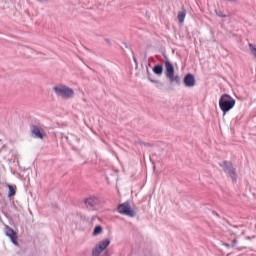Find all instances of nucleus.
<instances>
[{
	"label": "nucleus",
	"instance_id": "nucleus-1",
	"mask_svg": "<svg viewBox=\"0 0 256 256\" xmlns=\"http://www.w3.org/2000/svg\"><path fill=\"white\" fill-rule=\"evenodd\" d=\"M235 99L228 94H223L219 99V107L223 114L229 113L233 107H235Z\"/></svg>",
	"mask_w": 256,
	"mask_h": 256
},
{
	"label": "nucleus",
	"instance_id": "nucleus-2",
	"mask_svg": "<svg viewBox=\"0 0 256 256\" xmlns=\"http://www.w3.org/2000/svg\"><path fill=\"white\" fill-rule=\"evenodd\" d=\"M53 91L58 97H63L64 99H71L75 95V91L72 88L64 85L53 87Z\"/></svg>",
	"mask_w": 256,
	"mask_h": 256
},
{
	"label": "nucleus",
	"instance_id": "nucleus-3",
	"mask_svg": "<svg viewBox=\"0 0 256 256\" xmlns=\"http://www.w3.org/2000/svg\"><path fill=\"white\" fill-rule=\"evenodd\" d=\"M165 75L167 77V79H169V81L171 83H181V78H179V76H175V68L173 67V64L169 61L166 60L165 61Z\"/></svg>",
	"mask_w": 256,
	"mask_h": 256
},
{
	"label": "nucleus",
	"instance_id": "nucleus-4",
	"mask_svg": "<svg viewBox=\"0 0 256 256\" xmlns=\"http://www.w3.org/2000/svg\"><path fill=\"white\" fill-rule=\"evenodd\" d=\"M111 245V240L109 238L103 239L96 244V246L92 250V256H99L107 247Z\"/></svg>",
	"mask_w": 256,
	"mask_h": 256
},
{
	"label": "nucleus",
	"instance_id": "nucleus-5",
	"mask_svg": "<svg viewBox=\"0 0 256 256\" xmlns=\"http://www.w3.org/2000/svg\"><path fill=\"white\" fill-rule=\"evenodd\" d=\"M117 211L120 213V215H126V217H135V210L131 208V204H129V202L120 204Z\"/></svg>",
	"mask_w": 256,
	"mask_h": 256
},
{
	"label": "nucleus",
	"instance_id": "nucleus-6",
	"mask_svg": "<svg viewBox=\"0 0 256 256\" xmlns=\"http://www.w3.org/2000/svg\"><path fill=\"white\" fill-rule=\"evenodd\" d=\"M220 167H223L225 173L229 174L233 181L237 180V172H235V168H233V164H231V162L224 161L220 164Z\"/></svg>",
	"mask_w": 256,
	"mask_h": 256
},
{
	"label": "nucleus",
	"instance_id": "nucleus-7",
	"mask_svg": "<svg viewBox=\"0 0 256 256\" xmlns=\"http://www.w3.org/2000/svg\"><path fill=\"white\" fill-rule=\"evenodd\" d=\"M31 132L37 139H43L46 135L45 130L36 125L32 126Z\"/></svg>",
	"mask_w": 256,
	"mask_h": 256
},
{
	"label": "nucleus",
	"instance_id": "nucleus-8",
	"mask_svg": "<svg viewBox=\"0 0 256 256\" xmlns=\"http://www.w3.org/2000/svg\"><path fill=\"white\" fill-rule=\"evenodd\" d=\"M184 85L185 87H195L196 81H195V76L193 74H187L184 77Z\"/></svg>",
	"mask_w": 256,
	"mask_h": 256
},
{
	"label": "nucleus",
	"instance_id": "nucleus-9",
	"mask_svg": "<svg viewBox=\"0 0 256 256\" xmlns=\"http://www.w3.org/2000/svg\"><path fill=\"white\" fill-rule=\"evenodd\" d=\"M6 235L9 237L14 245H18L17 243V232L13 230L12 228L8 227L6 229Z\"/></svg>",
	"mask_w": 256,
	"mask_h": 256
},
{
	"label": "nucleus",
	"instance_id": "nucleus-10",
	"mask_svg": "<svg viewBox=\"0 0 256 256\" xmlns=\"http://www.w3.org/2000/svg\"><path fill=\"white\" fill-rule=\"evenodd\" d=\"M185 17H187V10L183 9L182 11L178 12L177 19L179 23H185Z\"/></svg>",
	"mask_w": 256,
	"mask_h": 256
},
{
	"label": "nucleus",
	"instance_id": "nucleus-11",
	"mask_svg": "<svg viewBox=\"0 0 256 256\" xmlns=\"http://www.w3.org/2000/svg\"><path fill=\"white\" fill-rule=\"evenodd\" d=\"M153 73H155V75H159V76L163 75V66L159 65V64L154 66Z\"/></svg>",
	"mask_w": 256,
	"mask_h": 256
},
{
	"label": "nucleus",
	"instance_id": "nucleus-12",
	"mask_svg": "<svg viewBox=\"0 0 256 256\" xmlns=\"http://www.w3.org/2000/svg\"><path fill=\"white\" fill-rule=\"evenodd\" d=\"M85 204L87 205V207H95V205H97V199L88 198L86 199Z\"/></svg>",
	"mask_w": 256,
	"mask_h": 256
},
{
	"label": "nucleus",
	"instance_id": "nucleus-13",
	"mask_svg": "<svg viewBox=\"0 0 256 256\" xmlns=\"http://www.w3.org/2000/svg\"><path fill=\"white\" fill-rule=\"evenodd\" d=\"M101 233H103V227L101 225H98L94 228L92 235L93 237H97V235H101Z\"/></svg>",
	"mask_w": 256,
	"mask_h": 256
},
{
	"label": "nucleus",
	"instance_id": "nucleus-14",
	"mask_svg": "<svg viewBox=\"0 0 256 256\" xmlns=\"http://www.w3.org/2000/svg\"><path fill=\"white\" fill-rule=\"evenodd\" d=\"M215 13L218 17H222V18H225V17H229L227 14H225V12H223V10L221 9H216L215 10Z\"/></svg>",
	"mask_w": 256,
	"mask_h": 256
},
{
	"label": "nucleus",
	"instance_id": "nucleus-15",
	"mask_svg": "<svg viewBox=\"0 0 256 256\" xmlns=\"http://www.w3.org/2000/svg\"><path fill=\"white\" fill-rule=\"evenodd\" d=\"M8 189H9L8 197H14L16 193L15 188L12 185H8Z\"/></svg>",
	"mask_w": 256,
	"mask_h": 256
},
{
	"label": "nucleus",
	"instance_id": "nucleus-16",
	"mask_svg": "<svg viewBox=\"0 0 256 256\" xmlns=\"http://www.w3.org/2000/svg\"><path fill=\"white\" fill-rule=\"evenodd\" d=\"M249 49H250L253 57H255V59H256V47L253 44H249Z\"/></svg>",
	"mask_w": 256,
	"mask_h": 256
}]
</instances>
